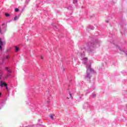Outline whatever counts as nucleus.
<instances>
[{
	"instance_id": "aec40b11",
	"label": "nucleus",
	"mask_w": 127,
	"mask_h": 127,
	"mask_svg": "<svg viewBox=\"0 0 127 127\" xmlns=\"http://www.w3.org/2000/svg\"><path fill=\"white\" fill-rule=\"evenodd\" d=\"M106 22H109V21H106Z\"/></svg>"
},
{
	"instance_id": "4468645a",
	"label": "nucleus",
	"mask_w": 127,
	"mask_h": 127,
	"mask_svg": "<svg viewBox=\"0 0 127 127\" xmlns=\"http://www.w3.org/2000/svg\"><path fill=\"white\" fill-rule=\"evenodd\" d=\"M9 76V75H6V78H8Z\"/></svg>"
},
{
	"instance_id": "f8f14e48",
	"label": "nucleus",
	"mask_w": 127,
	"mask_h": 127,
	"mask_svg": "<svg viewBox=\"0 0 127 127\" xmlns=\"http://www.w3.org/2000/svg\"><path fill=\"white\" fill-rule=\"evenodd\" d=\"M0 33H1V29L0 28Z\"/></svg>"
},
{
	"instance_id": "f257e3e1",
	"label": "nucleus",
	"mask_w": 127,
	"mask_h": 127,
	"mask_svg": "<svg viewBox=\"0 0 127 127\" xmlns=\"http://www.w3.org/2000/svg\"><path fill=\"white\" fill-rule=\"evenodd\" d=\"M0 86L1 87H2V86H4V87H6L7 86V84L2 82V81H0Z\"/></svg>"
},
{
	"instance_id": "f03ea898",
	"label": "nucleus",
	"mask_w": 127,
	"mask_h": 127,
	"mask_svg": "<svg viewBox=\"0 0 127 127\" xmlns=\"http://www.w3.org/2000/svg\"><path fill=\"white\" fill-rule=\"evenodd\" d=\"M54 116H55L54 115H51V116H50V117L51 118V119L52 120H54Z\"/></svg>"
},
{
	"instance_id": "412c9836",
	"label": "nucleus",
	"mask_w": 127,
	"mask_h": 127,
	"mask_svg": "<svg viewBox=\"0 0 127 127\" xmlns=\"http://www.w3.org/2000/svg\"><path fill=\"white\" fill-rule=\"evenodd\" d=\"M90 67H91V65H89V68H90Z\"/></svg>"
},
{
	"instance_id": "1a4fd4ad",
	"label": "nucleus",
	"mask_w": 127,
	"mask_h": 127,
	"mask_svg": "<svg viewBox=\"0 0 127 127\" xmlns=\"http://www.w3.org/2000/svg\"><path fill=\"white\" fill-rule=\"evenodd\" d=\"M9 58V56H6V59H8Z\"/></svg>"
},
{
	"instance_id": "ddd939ff",
	"label": "nucleus",
	"mask_w": 127,
	"mask_h": 127,
	"mask_svg": "<svg viewBox=\"0 0 127 127\" xmlns=\"http://www.w3.org/2000/svg\"><path fill=\"white\" fill-rule=\"evenodd\" d=\"M5 70L7 71V70H8V67H5Z\"/></svg>"
},
{
	"instance_id": "39448f33",
	"label": "nucleus",
	"mask_w": 127,
	"mask_h": 127,
	"mask_svg": "<svg viewBox=\"0 0 127 127\" xmlns=\"http://www.w3.org/2000/svg\"><path fill=\"white\" fill-rule=\"evenodd\" d=\"M5 16H6V17H8V16H10V15L8 13H5Z\"/></svg>"
},
{
	"instance_id": "423d86ee",
	"label": "nucleus",
	"mask_w": 127,
	"mask_h": 127,
	"mask_svg": "<svg viewBox=\"0 0 127 127\" xmlns=\"http://www.w3.org/2000/svg\"><path fill=\"white\" fill-rule=\"evenodd\" d=\"M19 11V9H18V8H15V11L16 12H17V11Z\"/></svg>"
},
{
	"instance_id": "6e6552de",
	"label": "nucleus",
	"mask_w": 127,
	"mask_h": 127,
	"mask_svg": "<svg viewBox=\"0 0 127 127\" xmlns=\"http://www.w3.org/2000/svg\"><path fill=\"white\" fill-rule=\"evenodd\" d=\"M7 71L8 73H11V70H10L9 69H8Z\"/></svg>"
},
{
	"instance_id": "20e7f679",
	"label": "nucleus",
	"mask_w": 127,
	"mask_h": 127,
	"mask_svg": "<svg viewBox=\"0 0 127 127\" xmlns=\"http://www.w3.org/2000/svg\"><path fill=\"white\" fill-rule=\"evenodd\" d=\"M0 45H3L2 41H1V39L0 38Z\"/></svg>"
},
{
	"instance_id": "a211bd4d",
	"label": "nucleus",
	"mask_w": 127,
	"mask_h": 127,
	"mask_svg": "<svg viewBox=\"0 0 127 127\" xmlns=\"http://www.w3.org/2000/svg\"><path fill=\"white\" fill-rule=\"evenodd\" d=\"M41 59H43V57H41Z\"/></svg>"
},
{
	"instance_id": "6ab92c4d",
	"label": "nucleus",
	"mask_w": 127,
	"mask_h": 127,
	"mask_svg": "<svg viewBox=\"0 0 127 127\" xmlns=\"http://www.w3.org/2000/svg\"><path fill=\"white\" fill-rule=\"evenodd\" d=\"M1 96V93L0 92V96Z\"/></svg>"
},
{
	"instance_id": "f3484780",
	"label": "nucleus",
	"mask_w": 127,
	"mask_h": 127,
	"mask_svg": "<svg viewBox=\"0 0 127 127\" xmlns=\"http://www.w3.org/2000/svg\"><path fill=\"white\" fill-rule=\"evenodd\" d=\"M5 87L6 89H7V86H5Z\"/></svg>"
},
{
	"instance_id": "7ed1b4c3",
	"label": "nucleus",
	"mask_w": 127,
	"mask_h": 127,
	"mask_svg": "<svg viewBox=\"0 0 127 127\" xmlns=\"http://www.w3.org/2000/svg\"><path fill=\"white\" fill-rule=\"evenodd\" d=\"M19 50V49L17 47H15V51L16 52H18V51Z\"/></svg>"
},
{
	"instance_id": "9d476101",
	"label": "nucleus",
	"mask_w": 127,
	"mask_h": 127,
	"mask_svg": "<svg viewBox=\"0 0 127 127\" xmlns=\"http://www.w3.org/2000/svg\"><path fill=\"white\" fill-rule=\"evenodd\" d=\"M69 96L70 98H72V94L69 92Z\"/></svg>"
},
{
	"instance_id": "4be33fe9",
	"label": "nucleus",
	"mask_w": 127,
	"mask_h": 127,
	"mask_svg": "<svg viewBox=\"0 0 127 127\" xmlns=\"http://www.w3.org/2000/svg\"><path fill=\"white\" fill-rule=\"evenodd\" d=\"M67 99H69V98H68V97H67Z\"/></svg>"
},
{
	"instance_id": "dca6fc26",
	"label": "nucleus",
	"mask_w": 127,
	"mask_h": 127,
	"mask_svg": "<svg viewBox=\"0 0 127 127\" xmlns=\"http://www.w3.org/2000/svg\"><path fill=\"white\" fill-rule=\"evenodd\" d=\"M1 46H2V45H0V49H1Z\"/></svg>"
},
{
	"instance_id": "9b49d317",
	"label": "nucleus",
	"mask_w": 127,
	"mask_h": 127,
	"mask_svg": "<svg viewBox=\"0 0 127 127\" xmlns=\"http://www.w3.org/2000/svg\"><path fill=\"white\" fill-rule=\"evenodd\" d=\"M5 25V24L4 23H2V24H1V26H4Z\"/></svg>"
},
{
	"instance_id": "2eb2a0df",
	"label": "nucleus",
	"mask_w": 127,
	"mask_h": 127,
	"mask_svg": "<svg viewBox=\"0 0 127 127\" xmlns=\"http://www.w3.org/2000/svg\"><path fill=\"white\" fill-rule=\"evenodd\" d=\"M15 19H16V17H15L14 18V20H15Z\"/></svg>"
},
{
	"instance_id": "0eeeda50",
	"label": "nucleus",
	"mask_w": 127,
	"mask_h": 127,
	"mask_svg": "<svg viewBox=\"0 0 127 127\" xmlns=\"http://www.w3.org/2000/svg\"><path fill=\"white\" fill-rule=\"evenodd\" d=\"M84 61H87V60H88V59H87V58H85L83 59Z\"/></svg>"
}]
</instances>
